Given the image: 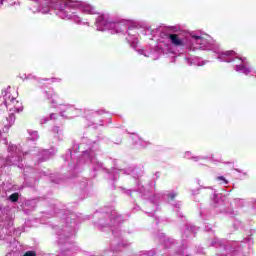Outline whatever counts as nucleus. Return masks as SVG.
I'll return each mask as SVG.
<instances>
[{
	"label": "nucleus",
	"mask_w": 256,
	"mask_h": 256,
	"mask_svg": "<svg viewBox=\"0 0 256 256\" xmlns=\"http://www.w3.org/2000/svg\"><path fill=\"white\" fill-rule=\"evenodd\" d=\"M224 55H226V56L235 55V51H233V50L227 51L224 53Z\"/></svg>",
	"instance_id": "nucleus-7"
},
{
	"label": "nucleus",
	"mask_w": 256,
	"mask_h": 256,
	"mask_svg": "<svg viewBox=\"0 0 256 256\" xmlns=\"http://www.w3.org/2000/svg\"><path fill=\"white\" fill-rule=\"evenodd\" d=\"M192 39H195L197 41V43H200V45L205 41V38L201 37V36H192Z\"/></svg>",
	"instance_id": "nucleus-4"
},
{
	"label": "nucleus",
	"mask_w": 256,
	"mask_h": 256,
	"mask_svg": "<svg viewBox=\"0 0 256 256\" xmlns=\"http://www.w3.org/2000/svg\"><path fill=\"white\" fill-rule=\"evenodd\" d=\"M33 256H37V253H36V252H33Z\"/></svg>",
	"instance_id": "nucleus-9"
},
{
	"label": "nucleus",
	"mask_w": 256,
	"mask_h": 256,
	"mask_svg": "<svg viewBox=\"0 0 256 256\" xmlns=\"http://www.w3.org/2000/svg\"><path fill=\"white\" fill-rule=\"evenodd\" d=\"M9 199L12 201V203H17L19 201V193L11 194Z\"/></svg>",
	"instance_id": "nucleus-2"
},
{
	"label": "nucleus",
	"mask_w": 256,
	"mask_h": 256,
	"mask_svg": "<svg viewBox=\"0 0 256 256\" xmlns=\"http://www.w3.org/2000/svg\"><path fill=\"white\" fill-rule=\"evenodd\" d=\"M168 38L170 39L172 45H174V47H183V40H181V38H179V35L177 34H170L168 35Z\"/></svg>",
	"instance_id": "nucleus-1"
},
{
	"label": "nucleus",
	"mask_w": 256,
	"mask_h": 256,
	"mask_svg": "<svg viewBox=\"0 0 256 256\" xmlns=\"http://www.w3.org/2000/svg\"><path fill=\"white\" fill-rule=\"evenodd\" d=\"M23 256H33V251H28Z\"/></svg>",
	"instance_id": "nucleus-8"
},
{
	"label": "nucleus",
	"mask_w": 256,
	"mask_h": 256,
	"mask_svg": "<svg viewBox=\"0 0 256 256\" xmlns=\"http://www.w3.org/2000/svg\"><path fill=\"white\" fill-rule=\"evenodd\" d=\"M168 197H169L170 201H174L175 197H177V194H175V193L169 194Z\"/></svg>",
	"instance_id": "nucleus-6"
},
{
	"label": "nucleus",
	"mask_w": 256,
	"mask_h": 256,
	"mask_svg": "<svg viewBox=\"0 0 256 256\" xmlns=\"http://www.w3.org/2000/svg\"><path fill=\"white\" fill-rule=\"evenodd\" d=\"M217 181H222L223 183H225V185H227V183H229V181H227V179H225V177L223 176H218Z\"/></svg>",
	"instance_id": "nucleus-5"
},
{
	"label": "nucleus",
	"mask_w": 256,
	"mask_h": 256,
	"mask_svg": "<svg viewBox=\"0 0 256 256\" xmlns=\"http://www.w3.org/2000/svg\"><path fill=\"white\" fill-rule=\"evenodd\" d=\"M15 101V97H11L10 94L5 95V103H13Z\"/></svg>",
	"instance_id": "nucleus-3"
}]
</instances>
